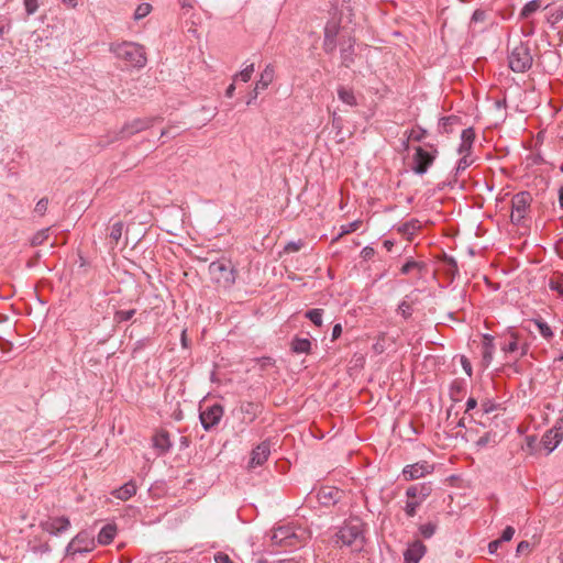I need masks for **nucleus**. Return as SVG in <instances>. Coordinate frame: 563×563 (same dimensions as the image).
Instances as JSON below:
<instances>
[{
	"mask_svg": "<svg viewBox=\"0 0 563 563\" xmlns=\"http://www.w3.org/2000/svg\"><path fill=\"white\" fill-rule=\"evenodd\" d=\"M365 523L360 518H350L335 534V543L358 552L365 544Z\"/></svg>",
	"mask_w": 563,
	"mask_h": 563,
	"instance_id": "f257e3e1",
	"label": "nucleus"
},
{
	"mask_svg": "<svg viewBox=\"0 0 563 563\" xmlns=\"http://www.w3.org/2000/svg\"><path fill=\"white\" fill-rule=\"evenodd\" d=\"M110 52L131 67L142 68L147 62L144 47L135 42L111 44Z\"/></svg>",
	"mask_w": 563,
	"mask_h": 563,
	"instance_id": "f03ea898",
	"label": "nucleus"
},
{
	"mask_svg": "<svg viewBox=\"0 0 563 563\" xmlns=\"http://www.w3.org/2000/svg\"><path fill=\"white\" fill-rule=\"evenodd\" d=\"M310 538V532L300 527L282 526L274 530L272 541L280 547L297 548Z\"/></svg>",
	"mask_w": 563,
	"mask_h": 563,
	"instance_id": "7ed1b4c3",
	"label": "nucleus"
},
{
	"mask_svg": "<svg viewBox=\"0 0 563 563\" xmlns=\"http://www.w3.org/2000/svg\"><path fill=\"white\" fill-rule=\"evenodd\" d=\"M479 424L483 427H488L489 430L486 431L478 439L474 440L475 444L478 448H487L495 446L500 440L505 437L508 431V427L506 424L505 419L499 418L498 415H495L492 421L486 424V421L481 420Z\"/></svg>",
	"mask_w": 563,
	"mask_h": 563,
	"instance_id": "20e7f679",
	"label": "nucleus"
},
{
	"mask_svg": "<svg viewBox=\"0 0 563 563\" xmlns=\"http://www.w3.org/2000/svg\"><path fill=\"white\" fill-rule=\"evenodd\" d=\"M236 278V269L230 258L222 256L213 261V280L219 288L228 289Z\"/></svg>",
	"mask_w": 563,
	"mask_h": 563,
	"instance_id": "39448f33",
	"label": "nucleus"
},
{
	"mask_svg": "<svg viewBox=\"0 0 563 563\" xmlns=\"http://www.w3.org/2000/svg\"><path fill=\"white\" fill-rule=\"evenodd\" d=\"M532 62L533 58L530 47L528 44L522 42L515 45L508 55L509 67L515 73H525L529 70L532 66Z\"/></svg>",
	"mask_w": 563,
	"mask_h": 563,
	"instance_id": "423d86ee",
	"label": "nucleus"
},
{
	"mask_svg": "<svg viewBox=\"0 0 563 563\" xmlns=\"http://www.w3.org/2000/svg\"><path fill=\"white\" fill-rule=\"evenodd\" d=\"M532 196L528 191H520L511 199V222L521 223L530 212Z\"/></svg>",
	"mask_w": 563,
	"mask_h": 563,
	"instance_id": "0eeeda50",
	"label": "nucleus"
},
{
	"mask_svg": "<svg viewBox=\"0 0 563 563\" xmlns=\"http://www.w3.org/2000/svg\"><path fill=\"white\" fill-rule=\"evenodd\" d=\"M154 118H137L131 122L125 123L119 132L113 133V136L106 143L110 144L118 140H125L130 136L140 133L153 125Z\"/></svg>",
	"mask_w": 563,
	"mask_h": 563,
	"instance_id": "6e6552de",
	"label": "nucleus"
},
{
	"mask_svg": "<svg viewBox=\"0 0 563 563\" xmlns=\"http://www.w3.org/2000/svg\"><path fill=\"white\" fill-rule=\"evenodd\" d=\"M430 150H424L421 146L416 147V152L413 155V172L418 175H423L427 173L429 167L433 164L438 150L434 145H428Z\"/></svg>",
	"mask_w": 563,
	"mask_h": 563,
	"instance_id": "1a4fd4ad",
	"label": "nucleus"
},
{
	"mask_svg": "<svg viewBox=\"0 0 563 563\" xmlns=\"http://www.w3.org/2000/svg\"><path fill=\"white\" fill-rule=\"evenodd\" d=\"M95 549V540L87 531H81L67 544L66 555L88 553Z\"/></svg>",
	"mask_w": 563,
	"mask_h": 563,
	"instance_id": "9d476101",
	"label": "nucleus"
},
{
	"mask_svg": "<svg viewBox=\"0 0 563 563\" xmlns=\"http://www.w3.org/2000/svg\"><path fill=\"white\" fill-rule=\"evenodd\" d=\"M40 527L51 536H59L69 530L70 521L65 516L49 517L48 519L42 521Z\"/></svg>",
	"mask_w": 563,
	"mask_h": 563,
	"instance_id": "9b49d317",
	"label": "nucleus"
},
{
	"mask_svg": "<svg viewBox=\"0 0 563 563\" xmlns=\"http://www.w3.org/2000/svg\"><path fill=\"white\" fill-rule=\"evenodd\" d=\"M433 465L429 464L426 461L417 462L415 464L406 465L402 470V477L405 481H415L419 479L428 474L433 472Z\"/></svg>",
	"mask_w": 563,
	"mask_h": 563,
	"instance_id": "f8f14e48",
	"label": "nucleus"
},
{
	"mask_svg": "<svg viewBox=\"0 0 563 563\" xmlns=\"http://www.w3.org/2000/svg\"><path fill=\"white\" fill-rule=\"evenodd\" d=\"M271 454V445L268 442L260 443L253 451L251 452V459L249 462L250 468H255L257 466H262L268 459Z\"/></svg>",
	"mask_w": 563,
	"mask_h": 563,
	"instance_id": "ddd939ff",
	"label": "nucleus"
},
{
	"mask_svg": "<svg viewBox=\"0 0 563 563\" xmlns=\"http://www.w3.org/2000/svg\"><path fill=\"white\" fill-rule=\"evenodd\" d=\"M342 492L332 486L321 487L317 493L318 501L323 506L334 505L341 498Z\"/></svg>",
	"mask_w": 563,
	"mask_h": 563,
	"instance_id": "4468645a",
	"label": "nucleus"
},
{
	"mask_svg": "<svg viewBox=\"0 0 563 563\" xmlns=\"http://www.w3.org/2000/svg\"><path fill=\"white\" fill-rule=\"evenodd\" d=\"M426 551L427 548L420 540L413 541L404 553L405 563H418Z\"/></svg>",
	"mask_w": 563,
	"mask_h": 563,
	"instance_id": "2eb2a0df",
	"label": "nucleus"
},
{
	"mask_svg": "<svg viewBox=\"0 0 563 563\" xmlns=\"http://www.w3.org/2000/svg\"><path fill=\"white\" fill-rule=\"evenodd\" d=\"M501 351L507 354H515L518 353L519 356H523L528 352V346L525 344L522 346H519V338L516 332H510L508 335V341H506L501 345Z\"/></svg>",
	"mask_w": 563,
	"mask_h": 563,
	"instance_id": "dca6fc26",
	"label": "nucleus"
},
{
	"mask_svg": "<svg viewBox=\"0 0 563 563\" xmlns=\"http://www.w3.org/2000/svg\"><path fill=\"white\" fill-rule=\"evenodd\" d=\"M475 131L473 128H467L465 130H463L462 134H461V143H460V146L457 148V152L460 155H471L472 154V148H473V144H474V141H475Z\"/></svg>",
	"mask_w": 563,
	"mask_h": 563,
	"instance_id": "f3484780",
	"label": "nucleus"
},
{
	"mask_svg": "<svg viewBox=\"0 0 563 563\" xmlns=\"http://www.w3.org/2000/svg\"><path fill=\"white\" fill-rule=\"evenodd\" d=\"M137 492V485L135 481L131 479L126 483H124L122 486H120L117 489H113L111 492V495L120 499L122 501L129 500L131 497H133Z\"/></svg>",
	"mask_w": 563,
	"mask_h": 563,
	"instance_id": "a211bd4d",
	"label": "nucleus"
},
{
	"mask_svg": "<svg viewBox=\"0 0 563 563\" xmlns=\"http://www.w3.org/2000/svg\"><path fill=\"white\" fill-rule=\"evenodd\" d=\"M431 486L429 484L411 485L407 488L406 495L408 499L423 501L431 494Z\"/></svg>",
	"mask_w": 563,
	"mask_h": 563,
	"instance_id": "6ab92c4d",
	"label": "nucleus"
},
{
	"mask_svg": "<svg viewBox=\"0 0 563 563\" xmlns=\"http://www.w3.org/2000/svg\"><path fill=\"white\" fill-rule=\"evenodd\" d=\"M494 351V338L490 334H484L482 339V363L485 367L493 361Z\"/></svg>",
	"mask_w": 563,
	"mask_h": 563,
	"instance_id": "aec40b11",
	"label": "nucleus"
},
{
	"mask_svg": "<svg viewBox=\"0 0 563 563\" xmlns=\"http://www.w3.org/2000/svg\"><path fill=\"white\" fill-rule=\"evenodd\" d=\"M275 69L273 65L268 64L261 73L260 79L255 84V97L258 96L261 90H265L274 80Z\"/></svg>",
	"mask_w": 563,
	"mask_h": 563,
	"instance_id": "412c9836",
	"label": "nucleus"
},
{
	"mask_svg": "<svg viewBox=\"0 0 563 563\" xmlns=\"http://www.w3.org/2000/svg\"><path fill=\"white\" fill-rule=\"evenodd\" d=\"M153 446L157 450L159 455L166 454L172 448L168 432L161 431L156 433L153 438Z\"/></svg>",
	"mask_w": 563,
	"mask_h": 563,
	"instance_id": "4be33fe9",
	"label": "nucleus"
},
{
	"mask_svg": "<svg viewBox=\"0 0 563 563\" xmlns=\"http://www.w3.org/2000/svg\"><path fill=\"white\" fill-rule=\"evenodd\" d=\"M563 438V432L560 430H550L542 439L543 445L548 452H552Z\"/></svg>",
	"mask_w": 563,
	"mask_h": 563,
	"instance_id": "5701e85b",
	"label": "nucleus"
},
{
	"mask_svg": "<svg viewBox=\"0 0 563 563\" xmlns=\"http://www.w3.org/2000/svg\"><path fill=\"white\" fill-rule=\"evenodd\" d=\"M117 536V527L114 525H106L98 533L97 541L99 544H110Z\"/></svg>",
	"mask_w": 563,
	"mask_h": 563,
	"instance_id": "b1692460",
	"label": "nucleus"
},
{
	"mask_svg": "<svg viewBox=\"0 0 563 563\" xmlns=\"http://www.w3.org/2000/svg\"><path fill=\"white\" fill-rule=\"evenodd\" d=\"M336 33H338V29L335 25L332 29H330L329 26L325 27L324 42H323V49L325 53L331 54L334 52L335 46H336L335 45Z\"/></svg>",
	"mask_w": 563,
	"mask_h": 563,
	"instance_id": "393cba45",
	"label": "nucleus"
},
{
	"mask_svg": "<svg viewBox=\"0 0 563 563\" xmlns=\"http://www.w3.org/2000/svg\"><path fill=\"white\" fill-rule=\"evenodd\" d=\"M338 97L343 103H345L350 107H355L357 104V100L354 95V91L350 88L340 86L338 88Z\"/></svg>",
	"mask_w": 563,
	"mask_h": 563,
	"instance_id": "a878e982",
	"label": "nucleus"
},
{
	"mask_svg": "<svg viewBox=\"0 0 563 563\" xmlns=\"http://www.w3.org/2000/svg\"><path fill=\"white\" fill-rule=\"evenodd\" d=\"M549 287L551 290L556 291L558 295L563 298V275L555 273L549 280Z\"/></svg>",
	"mask_w": 563,
	"mask_h": 563,
	"instance_id": "bb28decb",
	"label": "nucleus"
},
{
	"mask_svg": "<svg viewBox=\"0 0 563 563\" xmlns=\"http://www.w3.org/2000/svg\"><path fill=\"white\" fill-rule=\"evenodd\" d=\"M291 347L296 353H308L311 347V342L308 339L296 338L291 343Z\"/></svg>",
	"mask_w": 563,
	"mask_h": 563,
	"instance_id": "cd10ccee",
	"label": "nucleus"
},
{
	"mask_svg": "<svg viewBox=\"0 0 563 563\" xmlns=\"http://www.w3.org/2000/svg\"><path fill=\"white\" fill-rule=\"evenodd\" d=\"M459 118L455 115L443 117L439 122V130L441 133H452V125L459 122Z\"/></svg>",
	"mask_w": 563,
	"mask_h": 563,
	"instance_id": "c85d7f7f",
	"label": "nucleus"
},
{
	"mask_svg": "<svg viewBox=\"0 0 563 563\" xmlns=\"http://www.w3.org/2000/svg\"><path fill=\"white\" fill-rule=\"evenodd\" d=\"M199 419H200V423H201L202 428L206 431L211 430V407L200 406Z\"/></svg>",
	"mask_w": 563,
	"mask_h": 563,
	"instance_id": "c756f323",
	"label": "nucleus"
},
{
	"mask_svg": "<svg viewBox=\"0 0 563 563\" xmlns=\"http://www.w3.org/2000/svg\"><path fill=\"white\" fill-rule=\"evenodd\" d=\"M49 236V228L41 229L35 232L30 239V244L32 246L42 245Z\"/></svg>",
	"mask_w": 563,
	"mask_h": 563,
	"instance_id": "7c9ffc66",
	"label": "nucleus"
},
{
	"mask_svg": "<svg viewBox=\"0 0 563 563\" xmlns=\"http://www.w3.org/2000/svg\"><path fill=\"white\" fill-rule=\"evenodd\" d=\"M361 225H362L361 220H355L351 223L341 225V228H340L341 231H340L339 235L334 239V241L340 240L342 236H344L346 234L355 232L356 230L360 229Z\"/></svg>",
	"mask_w": 563,
	"mask_h": 563,
	"instance_id": "2f4dec72",
	"label": "nucleus"
},
{
	"mask_svg": "<svg viewBox=\"0 0 563 563\" xmlns=\"http://www.w3.org/2000/svg\"><path fill=\"white\" fill-rule=\"evenodd\" d=\"M541 8V1L540 0H531L529 1L521 10L520 16L522 19L529 18L532 13L538 11Z\"/></svg>",
	"mask_w": 563,
	"mask_h": 563,
	"instance_id": "473e14b6",
	"label": "nucleus"
},
{
	"mask_svg": "<svg viewBox=\"0 0 563 563\" xmlns=\"http://www.w3.org/2000/svg\"><path fill=\"white\" fill-rule=\"evenodd\" d=\"M533 322L537 325L540 334L545 340H551L553 338V331L551 330L547 322H544L542 319H536Z\"/></svg>",
	"mask_w": 563,
	"mask_h": 563,
	"instance_id": "72a5a7b5",
	"label": "nucleus"
},
{
	"mask_svg": "<svg viewBox=\"0 0 563 563\" xmlns=\"http://www.w3.org/2000/svg\"><path fill=\"white\" fill-rule=\"evenodd\" d=\"M254 70H255L254 64L247 65L240 73L234 75L233 81L241 80L243 82H247L252 78Z\"/></svg>",
	"mask_w": 563,
	"mask_h": 563,
	"instance_id": "f704fd0d",
	"label": "nucleus"
},
{
	"mask_svg": "<svg viewBox=\"0 0 563 563\" xmlns=\"http://www.w3.org/2000/svg\"><path fill=\"white\" fill-rule=\"evenodd\" d=\"M152 11V5L148 2L140 3L133 14L135 21H139L145 16H147Z\"/></svg>",
	"mask_w": 563,
	"mask_h": 563,
	"instance_id": "c9c22d12",
	"label": "nucleus"
},
{
	"mask_svg": "<svg viewBox=\"0 0 563 563\" xmlns=\"http://www.w3.org/2000/svg\"><path fill=\"white\" fill-rule=\"evenodd\" d=\"M353 46L354 41L350 38L347 47L342 48V64L345 67H349L353 63Z\"/></svg>",
	"mask_w": 563,
	"mask_h": 563,
	"instance_id": "e433bc0d",
	"label": "nucleus"
},
{
	"mask_svg": "<svg viewBox=\"0 0 563 563\" xmlns=\"http://www.w3.org/2000/svg\"><path fill=\"white\" fill-rule=\"evenodd\" d=\"M437 528L435 522H427L419 527V532L424 539H430L435 533Z\"/></svg>",
	"mask_w": 563,
	"mask_h": 563,
	"instance_id": "4c0bfd02",
	"label": "nucleus"
},
{
	"mask_svg": "<svg viewBox=\"0 0 563 563\" xmlns=\"http://www.w3.org/2000/svg\"><path fill=\"white\" fill-rule=\"evenodd\" d=\"M322 309H311L306 312V318H308L314 325L321 327L322 325Z\"/></svg>",
	"mask_w": 563,
	"mask_h": 563,
	"instance_id": "58836bf2",
	"label": "nucleus"
},
{
	"mask_svg": "<svg viewBox=\"0 0 563 563\" xmlns=\"http://www.w3.org/2000/svg\"><path fill=\"white\" fill-rule=\"evenodd\" d=\"M497 409V405L494 404L492 400H484L481 404V418H486V420L492 421L488 415Z\"/></svg>",
	"mask_w": 563,
	"mask_h": 563,
	"instance_id": "ea45409f",
	"label": "nucleus"
},
{
	"mask_svg": "<svg viewBox=\"0 0 563 563\" xmlns=\"http://www.w3.org/2000/svg\"><path fill=\"white\" fill-rule=\"evenodd\" d=\"M122 232H123V222L118 221V222L113 223L111 227V231H110V239L117 244L122 236Z\"/></svg>",
	"mask_w": 563,
	"mask_h": 563,
	"instance_id": "a19ab883",
	"label": "nucleus"
},
{
	"mask_svg": "<svg viewBox=\"0 0 563 563\" xmlns=\"http://www.w3.org/2000/svg\"><path fill=\"white\" fill-rule=\"evenodd\" d=\"M135 309H129V310H118L114 313V321L115 322H125L133 318L135 314Z\"/></svg>",
	"mask_w": 563,
	"mask_h": 563,
	"instance_id": "79ce46f5",
	"label": "nucleus"
},
{
	"mask_svg": "<svg viewBox=\"0 0 563 563\" xmlns=\"http://www.w3.org/2000/svg\"><path fill=\"white\" fill-rule=\"evenodd\" d=\"M427 135V131L420 126L413 128L408 133V140L420 142L422 141Z\"/></svg>",
	"mask_w": 563,
	"mask_h": 563,
	"instance_id": "37998d69",
	"label": "nucleus"
},
{
	"mask_svg": "<svg viewBox=\"0 0 563 563\" xmlns=\"http://www.w3.org/2000/svg\"><path fill=\"white\" fill-rule=\"evenodd\" d=\"M418 229H420V224H419V221L418 220H410L406 223H404L400 228H399V231L405 233V234H413Z\"/></svg>",
	"mask_w": 563,
	"mask_h": 563,
	"instance_id": "c03bdc74",
	"label": "nucleus"
},
{
	"mask_svg": "<svg viewBox=\"0 0 563 563\" xmlns=\"http://www.w3.org/2000/svg\"><path fill=\"white\" fill-rule=\"evenodd\" d=\"M422 504L421 500L409 499L405 506V512L408 517H413L417 512V508Z\"/></svg>",
	"mask_w": 563,
	"mask_h": 563,
	"instance_id": "a18cd8bd",
	"label": "nucleus"
},
{
	"mask_svg": "<svg viewBox=\"0 0 563 563\" xmlns=\"http://www.w3.org/2000/svg\"><path fill=\"white\" fill-rule=\"evenodd\" d=\"M422 264L413 260L407 261L400 268L401 274L408 275L413 269H420Z\"/></svg>",
	"mask_w": 563,
	"mask_h": 563,
	"instance_id": "49530a36",
	"label": "nucleus"
},
{
	"mask_svg": "<svg viewBox=\"0 0 563 563\" xmlns=\"http://www.w3.org/2000/svg\"><path fill=\"white\" fill-rule=\"evenodd\" d=\"M462 157L460 158V161L457 162V166H456V172H463L465 170L467 167H470L474 159L471 157V155H461Z\"/></svg>",
	"mask_w": 563,
	"mask_h": 563,
	"instance_id": "de8ad7c7",
	"label": "nucleus"
},
{
	"mask_svg": "<svg viewBox=\"0 0 563 563\" xmlns=\"http://www.w3.org/2000/svg\"><path fill=\"white\" fill-rule=\"evenodd\" d=\"M562 19H563V9L562 8H556L549 12V15H548L549 23L555 24V23L560 22Z\"/></svg>",
	"mask_w": 563,
	"mask_h": 563,
	"instance_id": "09e8293b",
	"label": "nucleus"
},
{
	"mask_svg": "<svg viewBox=\"0 0 563 563\" xmlns=\"http://www.w3.org/2000/svg\"><path fill=\"white\" fill-rule=\"evenodd\" d=\"M47 207H48V199L42 198L36 202L34 212L36 214H38L40 217H43L47 211Z\"/></svg>",
	"mask_w": 563,
	"mask_h": 563,
	"instance_id": "8fccbe9b",
	"label": "nucleus"
},
{
	"mask_svg": "<svg viewBox=\"0 0 563 563\" xmlns=\"http://www.w3.org/2000/svg\"><path fill=\"white\" fill-rule=\"evenodd\" d=\"M23 5L27 15L34 14L38 9L37 0H23Z\"/></svg>",
	"mask_w": 563,
	"mask_h": 563,
	"instance_id": "3c124183",
	"label": "nucleus"
},
{
	"mask_svg": "<svg viewBox=\"0 0 563 563\" xmlns=\"http://www.w3.org/2000/svg\"><path fill=\"white\" fill-rule=\"evenodd\" d=\"M486 18H487L486 11L477 9L474 11V13L472 15L471 23L472 24L483 23L486 20Z\"/></svg>",
	"mask_w": 563,
	"mask_h": 563,
	"instance_id": "603ef678",
	"label": "nucleus"
},
{
	"mask_svg": "<svg viewBox=\"0 0 563 563\" xmlns=\"http://www.w3.org/2000/svg\"><path fill=\"white\" fill-rule=\"evenodd\" d=\"M514 534H515V529L511 526H507L504 529L499 539L501 540V542L510 541L512 539Z\"/></svg>",
	"mask_w": 563,
	"mask_h": 563,
	"instance_id": "864d4df0",
	"label": "nucleus"
},
{
	"mask_svg": "<svg viewBox=\"0 0 563 563\" xmlns=\"http://www.w3.org/2000/svg\"><path fill=\"white\" fill-rule=\"evenodd\" d=\"M11 29V22L9 19L1 18L0 19V38L3 37L5 33H8Z\"/></svg>",
	"mask_w": 563,
	"mask_h": 563,
	"instance_id": "5fc2aeb1",
	"label": "nucleus"
},
{
	"mask_svg": "<svg viewBox=\"0 0 563 563\" xmlns=\"http://www.w3.org/2000/svg\"><path fill=\"white\" fill-rule=\"evenodd\" d=\"M303 243L301 241H298V242H289L284 251L286 253H294V252H298L301 247H302Z\"/></svg>",
	"mask_w": 563,
	"mask_h": 563,
	"instance_id": "6e6d98bb",
	"label": "nucleus"
},
{
	"mask_svg": "<svg viewBox=\"0 0 563 563\" xmlns=\"http://www.w3.org/2000/svg\"><path fill=\"white\" fill-rule=\"evenodd\" d=\"M398 309L405 318H409L412 313V308H411L410 303H408L406 301H402L399 305Z\"/></svg>",
	"mask_w": 563,
	"mask_h": 563,
	"instance_id": "4d7b16f0",
	"label": "nucleus"
},
{
	"mask_svg": "<svg viewBox=\"0 0 563 563\" xmlns=\"http://www.w3.org/2000/svg\"><path fill=\"white\" fill-rule=\"evenodd\" d=\"M213 561L216 563H233L230 556L223 552H218L213 555Z\"/></svg>",
	"mask_w": 563,
	"mask_h": 563,
	"instance_id": "13d9d810",
	"label": "nucleus"
},
{
	"mask_svg": "<svg viewBox=\"0 0 563 563\" xmlns=\"http://www.w3.org/2000/svg\"><path fill=\"white\" fill-rule=\"evenodd\" d=\"M223 416V409L221 406L213 404V427L219 422Z\"/></svg>",
	"mask_w": 563,
	"mask_h": 563,
	"instance_id": "bf43d9fd",
	"label": "nucleus"
},
{
	"mask_svg": "<svg viewBox=\"0 0 563 563\" xmlns=\"http://www.w3.org/2000/svg\"><path fill=\"white\" fill-rule=\"evenodd\" d=\"M374 255H375V250L371 246H365L361 252V256L365 261L371 260Z\"/></svg>",
	"mask_w": 563,
	"mask_h": 563,
	"instance_id": "052dcab7",
	"label": "nucleus"
},
{
	"mask_svg": "<svg viewBox=\"0 0 563 563\" xmlns=\"http://www.w3.org/2000/svg\"><path fill=\"white\" fill-rule=\"evenodd\" d=\"M461 364H462V367L465 371V373L468 376H472V365H471V362L466 357L462 356Z\"/></svg>",
	"mask_w": 563,
	"mask_h": 563,
	"instance_id": "680f3d73",
	"label": "nucleus"
},
{
	"mask_svg": "<svg viewBox=\"0 0 563 563\" xmlns=\"http://www.w3.org/2000/svg\"><path fill=\"white\" fill-rule=\"evenodd\" d=\"M477 407V400L473 397H470L466 401L465 415H467L471 410Z\"/></svg>",
	"mask_w": 563,
	"mask_h": 563,
	"instance_id": "e2e57ef3",
	"label": "nucleus"
},
{
	"mask_svg": "<svg viewBox=\"0 0 563 563\" xmlns=\"http://www.w3.org/2000/svg\"><path fill=\"white\" fill-rule=\"evenodd\" d=\"M530 550V543L528 541H521L517 545V553H523Z\"/></svg>",
	"mask_w": 563,
	"mask_h": 563,
	"instance_id": "0e129e2a",
	"label": "nucleus"
},
{
	"mask_svg": "<svg viewBox=\"0 0 563 563\" xmlns=\"http://www.w3.org/2000/svg\"><path fill=\"white\" fill-rule=\"evenodd\" d=\"M500 543H501L500 539L489 542V544H488L489 553H492V554L496 553Z\"/></svg>",
	"mask_w": 563,
	"mask_h": 563,
	"instance_id": "69168bd1",
	"label": "nucleus"
},
{
	"mask_svg": "<svg viewBox=\"0 0 563 563\" xmlns=\"http://www.w3.org/2000/svg\"><path fill=\"white\" fill-rule=\"evenodd\" d=\"M342 333V325L340 323H336L334 324L333 329H332V340H336L338 338H340Z\"/></svg>",
	"mask_w": 563,
	"mask_h": 563,
	"instance_id": "338daca9",
	"label": "nucleus"
},
{
	"mask_svg": "<svg viewBox=\"0 0 563 563\" xmlns=\"http://www.w3.org/2000/svg\"><path fill=\"white\" fill-rule=\"evenodd\" d=\"M36 552L41 553H48L51 551V548L47 543L40 545L38 548L34 549Z\"/></svg>",
	"mask_w": 563,
	"mask_h": 563,
	"instance_id": "774afa93",
	"label": "nucleus"
}]
</instances>
